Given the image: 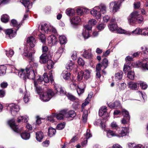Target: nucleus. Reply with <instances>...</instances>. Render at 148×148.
Listing matches in <instances>:
<instances>
[{"label": "nucleus", "mask_w": 148, "mask_h": 148, "mask_svg": "<svg viewBox=\"0 0 148 148\" xmlns=\"http://www.w3.org/2000/svg\"><path fill=\"white\" fill-rule=\"evenodd\" d=\"M128 86L130 88L133 90H137L139 87L138 84L132 82H129Z\"/></svg>", "instance_id": "obj_13"}, {"label": "nucleus", "mask_w": 148, "mask_h": 148, "mask_svg": "<svg viewBox=\"0 0 148 148\" xmlns=\"http://www.w3.org/2000/svg\"><path fill=\"white\" fill-rule=\"evenodd\" d=\"M108 26L110 30L112 31H115L118 27L117 24L115 23L109 24Z\"/></svg>", "instance_id": "obj_34"}, {"label": "nucleus", "mask_w": 148, "mask_h": 148, "mask_svg": "<svg viewBox=\"0 0 148 148\" xmlns=\"http://www.w3.org/2000/svg\"><path fill=\"white\" fill-rule=\"evenodd\" d=\"M119 91L124 90L126 87V85L125 83H122L119 84Z\"/></svg>", "instance_id": "obj_45"}, {"label": "nucleus", "mask_w": 148, "mask_h": 148, "mask_svg": "<svg viewBox=\"0 0 148 148\" xmlns=\"http://www.w3.org/2000/svg\"><path fill=\"white\" fill-rule=\"evenodd\" d=\"M108 60L106 58H104L103 60L102 65L104 66V68L106 69L108 66Z\"/></svg>", "instance_id": "obj_51"}, {"label": "nucleus", "mask_w": 148, "mask_h": 148, "mask_svg": "<svg viewBox=\"0 0 148 148\" xmlns=\"http://www.w3.org/2000/svg\"><path fill=\"white\" fill-rule=\"evenodd\" d=\"M140 64L143 69L148 70V62H147L146 60H143Z\"/></svg>", "instance_id": "obj_37"}, {"label": "nucleus", "mask_w": 148, "mask_h": 148, "mask_svg": "<svg viewBox=\"0 0 148 148\" xmlns=\"http://www.w3.org/2000/svg\"><path fill=\"white\" fill-rule=\"evenodd\" d=\"M32 52H30L29 55L28 57L31 59V61L30 62V64L31 65L33 64V66L35 67V66L37 67L38 66V64L36 63H35L33 62L32 61Z\"/></svg>", "instance_id": "obj_42"}, {"label": "nucleus", "mask_w": 148, "mask_h": 148, "mask_svg": "<svg viewBox=\"0 0 148 148\" xmlns=\"http://www.w3.org/2000/svg\"><path fill=\"white\" fill-rule=\"evenodd\" d=\"M43 80V76L41 77L39 76L37 81H34V86L36 88V90L37 93L40 92L42 91V88L38 86V84H41V83H42V82H44Z\"/></svg>", "instance_id": "obj_5"}, {"label": "nucleus", "mask_w": 148, "mask_h": 148, "mask_svg": "<svg viewBox=\"0 0 148 148\" xmlns=\"http://www.w3.org/2000/svg\"><path fill=\"white\" fill-rule=\"evenodd\" d=\"M42 91L38 93L40 95L41 99L44 101H49L54 95V93L51 89L48 90L46 92H42Z\"/></svg>", "instance_id": "obj_3"}, {"label": "nucleus", "mask_w": 148, "mask_h": 148, "mask_svg": "<svg viewBox=\"0 0 148 148\" xmlns=\"http://www.w3.org/2000/svg\"><path fill=\"white\" fill-rule=\"evenodd\" d=\"M9 107L12 115H16L19 110L18 106L15 104L12 103L10 104Z\"/></svg>", "instance_id": "obj_7"}, {"label": "nucleus", "mask_w": 148, "mask_h": 148, "mask_svg": "<svg viewBox=\"0 0 148 148\" xmlns=\"http://www.w3.org/2000/svg\"><path fill=\"white\" fill-rule=\"evenodd\" d=\"M81 21L80 18L77 16L73 17L71 20V22L72 24L76 25L79 23Z\"/></svg>", "instance_id": "obj_19"}, {"label": "nucleus", "mask_w": 148, "mask_h": 148, "mask_svg": "<svg viewBox=\"0 0 148 148\" xmlns=\"http://www.w3.org/2000/svg\"><path fill=\"white\" fill-rule=\"evenodd\" d=\"M36 135L37 140L41 142L43 138V133L41 131L37 132H36Z\"/></svg>", "instance_id": "obj_16"}, {"label": "nucleus", "mask_w": 148, "mask_h": 148, "mask_svg": "<svg viewBox=\"0 0 148 148\" xmlns=\"http://www.w3.org/2000/svg\"><path fill=\"white\" fill-rule=\"evenodd\" d=\"M95 9L99 8L100 10V11L103 14H104L106 13L107 12V7L106 5L103 3H101L99 6L96 7L95 8Z\"/></svg>", "instance_id": "obj_11"}, {"label": "nucleus", "mask_w": 148, "mask_h": 148, "mask_svg": "<svg viewBox=\"0 0 148 148\" xmlns=\"http://www.w3.org/2000/svg\"><path fill=\"white\" fill-rule=\"evenodd\" d=\"M130 18H128V21L130 23H134L136 22L141 23L143 21V18L142 15L139 14V12L135 11L130 15Z\"/></svg>", "instance_id": "obj_2"}, {"label": "nucleus", "mask_w": 148, "mask_h": 148, "mask_svg": "<svg viewBox=\"0 0 148 148\" xmlns=\"http://www.w3.org/2000/svg\"><path fill=\"white\" fill-rule=\"evenodd\" d=\"M103 21L107 23L110 19V17L108 15H105L103 17Z\"/></svg>", "instance_id": "obj_60"}, {"label": "nucleus", "mask_w": 148, "mask_h": 148, "mask_svg": "<svg viewBox=\"0 0 148 148\" xmlns=\"http://www.w3.org/2000/svg\"><path fill=\"white\" fill-rule=\"evenodd\" d=\"M128 129L126 127H122L121 132L119 134H117V136L120 137L126 136L128 133Z\"/></svg>", "instance_id": "obj_15"}, {"label": "nucleus", "mask_w": 148, "mask_h": 148, "mask_svg": "<svg viewBox=\"0 0 148 148\" xmlns=\"http://www.w3.org/2000/svg\"><path fill=\"white\" fill-rule=\"evenodd\" d=\"M41 30L43 32L46 33L49 30V27L47 24H42L41 26Z\"/></svg>", "instance_id": "obj_25"}, {"label": "nucleus", "mask_w": 148, "mask_h": 148, "mask_svg": "<svg viewBox=\"0 0 148 148\" xmlns=\"http://www.w3.org/2000/svg\"><path fill=\"white\" fill-rule=\"evenodd\" d=\"M23 100L25 103H27L29 101V97L28 94H25L23 97Z\"/></svg>", "instance_id": "obj_59"}, {"label": "nucleus", "mask_w": 148, "mask_h": 148, "mask_svg": "<svg viewBox=\"0 0 148 148\" xmlns=\"http://www.w3.org/2000/svg\"><path fill=\"white\" fill-rule=\"evenodd\" d=\"M43 81L44 82V84L45 83H48L49 80H50L51 82L53 81V75L52 73H51L49 76V77L47 76V75L46 73H44L43 75Z\"/></svg>", "instance_id": "obj_9"}, {"label": "nucleus", "mask_w": 148, "mask_h": 148, "mask_svg": "<svg viewBox=\"0 0 148 148\" xmlns=\"http://www.w3.org/2000/svg\"><path fill=\"white\" fill-rule=\"evenodd\" d=\"M141 34L144 36H148V27L143 29L141 31Z\"/></svg>", "instance_id": "obj_52"}, {"label": "nucleus", "mask_w": 148, "mask_h": 148, "mask_svg": "<svg viewBox=\"0 0 148 148\" xmlns=\"http://www.w3.org/2000/svg\"><path fill=\"white\" fill-rule=\"evenodd\" d=\"M102 66V65L100 63L98 64L96 66V71H100L101 70V67Z\"/></svg>", "instance_id": "obj_62"}, {"label": "nucleus", "mask_w": 148, "mask_h": 148, "mask_svg": "<svg viewBox=\"0 0 148 148\" xmlns=\"http://www.w3.org/2000/svg\"><path fill=\"white\" fill-rule=\"evenodd\" d=\"M65 115L66 117H74L76 115V114L75 112L71 110L69 111L68 113L66 112Z\"/></svg>", "instance_id": "obj_32"}, {"label": "nucleus", "mask_w": 148, "mask_h": 148, "mask_svg": "<svg viewBox=\"0 0 148 148\" xmlns=\"http://www.w3.org/2000/svg\"><path fill=\"white\" fill-rule=\"evenodd\" d=\"M90 12L91 14L94 16H95L97 19L100 18L101 16V14L99 11H97L95 9L92 10Z\"/></svg>", "instance_id": "obj_17"}, {"label": "nucleus", "mask_w": 148, "mask_h": 148, "mask_svg": "<svg viewBox=\"0 0 148 148\" xmlns=\"http://www.w3.org/2000/svg\"><path fill=\"white\" fill-rule=\"evenodd\" d=\"M74 12V10L72 9H68L66 10V13L69 16H72Z\"/></svg>", "instance_id": "obj_47"}, {"label": "nucleus", "mask_w": 148, "mask_h": 148, "mask_svg": "<svg viewBox=\"0 0 148 148\" xmlns=\"http://www.w3.org/2000/svg\"><path fill=\"white\" fill-rule=\"evenodd\" d=\"M42 51L43 53L42 54L48 55L49 53V49L48 47L46 46H42Z\"/></svg>", "instance_id": "obj_39"}, {"label": "nucleus", "mask_w": 148, "mask_h": 148, "mask_svg": "<svg viewBox=\"0 0 148 148\" xmlns=\"http://www.w3.org/2000/svg\"><path fill=\"white\" fill-rule=\"evenodd\" d=\"M85 9L82 8H78L76 10L77 13L79 15H82L84 12Z\"/></svg>", "instance_id": "obj_48"}, {"label": "nucleus", "mask_w": 148, "mask_h": 148, "mask_svg": "<svg viewBox=\"0 0 148 148\" xmlns=\"http://www.w3.org/2000/svg\"><path fill=\"white\" fill-rule=\"evenodd\" d=\"M122 114L124 118H126L128 119H130V116L128 112L125 109H123L122 110Z\"/></svg>", "instance_id": "obj_28"}, {"label": "nucleus", "mask_w": 148, "mask_h": 148, "mask_svg": "<svg viewBox=\"0 0 148 148\" xmlns=\"http://www.w3.org/2000/svg\"><path fill=\"white\" fill-rule=\"evenodd\" d=\"M107 110L106 107L103 106L101 107L99 110V116H102L106 113Z\"/></svg>", "instance_id": "obj_18"}, {"label": "nucleus", "mask_w": 148, "mask_h": 148, "mask_svg": "<svg viewBox=\"0 0 148 148\" xmlns=\"http://www.w3.org/2000/svg\"><path fill=\"white\" fill-rule=\"evenodd\" d=\"M6 69V66L4 65L0 66V76L3 75L5 74Z\"/></svg>", "instance_id": "obj_33"}, {"label": "nucleus", "mask_w": 148, "mask_h": 148, "mask_svg": "<svg viewBox=\"0 0 148 148\" xmlns=\"http://www.w3.org/2000/svg\"><path fill=\"white\" fill-rule=\"evenodd\" d=\"M38 36L40 37V38L41 41L42 43H45L46 40V37L43 34H39Z\"/></svg>", "instance_id": "obj_49"}, {"label": "nucleus", "mask_w": 148, "mask_h": 148, "mask_svg": "<svg viewBox=\"0 0 148 148\" xmlns=\"http://www.w3.org/2000/svg\"><path fill=\"white\" fill-rule=\"evenodd\" d=\"M62 75L64 79L67 80L70 78L71 74L69 72L64 71H63Z\"/></svg>", "instance_id": "obj_24"}, {"label": "nucleus", "mask_w": 148, "mask_h": 148, "mask_svg": "<svg viewBox=\"0 0 148 148\" xmlns=\"http://www.w3.org/2000/svg\"><path fill=\"white\" fill-rule=\"evenodd\" d=\"M123 74V73L122 71H119L115 74V76L116 79L118 80H121L122 78Z\"/></svg>", "instance_id": "obj_36"}, {"label": "nucleus", "mask_w": 148, "mask_h": 148, "mask_svg": "<svg viewBox=\"0 0 148 148\" xmlns=\"http://www.w3.org/2000/svg\"><path fill=\"white\" fill-rule=\"evenodd\" d=\"M90 77V72L88 70H85L84 71H82L79 72L78 73L77 79L78 81H81L84 77L86 79H87Z\"/></svg>", "instance_id": "obj_4"}, {"label": "nucleus", "mask_w": 148, "mask_h": 148, "mask_svg": "<svg viewBox=\"0 0 148 148\" xmlns=\"http://www.w3.org/2000/svg\"><path fill=\"white\" fill-rule=\"evenodd\" d=\"M28 66L25 70L21 69L18 73V75L23 79H25L27 78L34 79L35 77V74L33 69L32 66Z\"/></svg>", "instance_id": "obj_1"}, {"label": "nucleus", "mask_w": 148, "mask_h": 148, "mask_svg": "<svg viewBox=\"0 0 148 148\" xmlns=\"http://www.w3.org/2000/svg\"><path fill=\"white\" fill-rule=\"evenodd\" d=\"M11 24H12L13 26L16 27L17 28V30L21 26V25L20 24H18L16 21L15 19H12L11 20Z\"/></svg>", "instance_id": "obj_30"}, {"label": "nucleus", "mask_w": 148, "mask_h": 148, "mask_svg": "<svg viewBox=\"0 0 148 148\" xmlns=\"http://www.w3.org/2000/svg\"><path fill=\"white\" fill-rule=\"evenodd\" d=\"M60 42L61 44H64L66 42V39L65 36H61L59 37Z\"/></svg>", "instance_id": "obj_43"}, {"label": "nucleus", "mask_w": 148, "mask_h": 148, "mask_svg": "<svg viewBox=\"0 0 148 148\" xmlns=\"http://www.w3.org/2000/svg\"><path fill=\"white\" fill-rule=\"evenodd\" d=\"M141 49L142 50V52L144 54H146L148 53V48L145 47H141Z\"/></svg>", "instance_id": "obj_61"}, {"label": "nucleus", "mask_w": 148, "mask_h": 148, "mask_svg": "<svg viewBox=\"0 0 148 148\" xmlns=\"http://www.w3.org/2000/svg\"><path fill=\"white\" fill-rule=\"evenodd\" d=\"M49 60L48 58L47 54H42L40 57L39 62L41 64H45L47 63Z\"/></svg>", "instance_id": "obj_12"}, {"label": "nucleus", "mask_w": 148, "mask_h": 148, "mask_svg": "<svg viewBox=\"0 0 148 148\" xmlns=\"http://www.w3.org/2000/svg\"><path fill=\"white\" fill-rule=\"evenodd\" d=\"M21 136L22 138L24 140L28 139L30 137V134L29 132H24L21 134Z\"/></svg>", "instance_id": "obj_20"}, {"label": "nucleus", "mask_w": 148, "mask_h": 148, "mask_svg": "<svg viewBox=\"0 0 148 148\" xmlns=\"http://www.w3.org/2000/svg\"><path fill=\"white\" fill-rule=\"evenodd\" d=\"M107 136L109 138L112 137L117 136V134H116L115 132L111 130H107Z\"/></svg>", "instance_id": "obj_26"}, {"label": "nucleus", "mask_w": 148, "mask_h": 148, "mask_svg": "<svg viewBox=\"0 0 148 148\" xmlns=\"http://www.w3.org/2000/svg\"><path fill=\"white\" fill-rule=\"evenodd\" d=\"M114 108L119 107L121 106L120 103L119 101H116L114 102Z\"/></svg>", "instance_id": "obj_63"}, {"label": "nucleus", "mask_w": 148, "mask_h": 148, "mask_svg": "<svg viewBox=\"0 0 148 148\" xmlns=\"http://www.w3.org/2000/svg\"><path fill=\"white\" fill-rule=\"evenodd\" d=\"M75 66L74 63L72 61H70L66 64V69L69 71H71L73 69Z\"/></svg>", "instance_id": "obj_21"}, {"label": "nucleus", "mask_w": 148, "mask_h": 148, "mask_svg": "<svg viewBox=\"0 0 148 148\" xmlns=\"http://www.w3.org/2000/svg\"><path fill=\"white\" fill-rule=\"evenodd\" d=\"M8 124L12 130L16 133L20 132V130L18 128V125H16L13 120H10L8 121Z\"/></svg>", "instance_id": "obj_8"}, {"label": "nucleus", "mask_w": 148, "mask_h": 148, "mask_svg": "<svg viewBox=\"0 0 148 148\" xmlns=\"http://www.w3.org/2000/svg\"><path fill=\"white\" fill-rule=\"evenodd\" d=\"M5 33L6 35H8L10 39L14 37L16 34V32L14 31L11 29L6 30Z\"/></svg>", "instance_id": "obj_10"}, {"label": "nucleus", "mask_w": 148, "mask_h": 148, "mask_svg": "<svg viewBox=\"0 0 148 148\" xmlns=\"http://www.w3.org/2000/svg\"><path fill=\"white\" fill-rule=\"evenodd\" d=\"M135 73L134 72L132 71H129L128 72L127 77L129 79H133L134 78Z\"/></svg>", "instance_id": "obj_41"}, {"label": "nucleus", "mask_w": 148, "mask_h": 148, "mask_svg": "<svg viewBox=\"0 0 148 148\" xmlns=\"http://www.w3.org/2000/svg\"><path fill=\"white\" fill-rule=\"evenodd\" d=\"M65 126V124L64 123H61L58 125L57 127L58 130H61L63 129Z\"/></svg>", "instance_id": "obj_57"}, {"label": "nucleus", "mask_w": 148, "mask_h": 148, "mask_svg": "<svg viewBox=\"0 0 148 148\" xmlns=\"http://www.w3.org/2000/svg\"><path fill=\"white\" fill-rule=\"evenodd\" d=\"M56 90L57 92H59L60 94L62 95H64L66 93V91L64 90L61 87H57L56 86L55 87Z\"/></svg>", "instance_id": "obj_35"}, {"label": "nucleus", "mask_w": 148, "mask_h": 148, "mask_svg": "<svg viewBox=\"0 0 148 148\" xmlns=\"http://www.w3.org/2000/svg\"><path fill=\"white\" fill-rule=\"evenodd\" d=\"M48 41L50 44H54L57 41V39L55 36L52 35L48 37Z\"/></svg>", "instance_id": "obj_22"}, {"label": "nucleus", "mask_w": 148, "mask_h": 148, "mask_svg": "<svg viewBox=\"0 0 148 148\" xmlns=\"http://www.w3.org/2000/svg\"><path fill=\"white\" fill-rule=\"evenodd\" d=\"M139 84L140 85V86L142 89H145L147 87V85L145 83H144L143 82H139V83L138 84V85Z\"/></svg>", "instance_id": "obj_46"}, {"label": "nucleus", "mask_w": 148, "mask_h": 148, "mask_svg": "<svg viewBox=\"0 0 148 148\" xmlns=\"http://www.w3.org/2000/svg\"><path fill=\"white\" fill-rule=\"evenodd\" d=\"M88 23L91 26H94L97 24V22L95 19H92L89 21Z\"/></svg>", "instance_id": "obj_50"}, {"label": "nucleus", "mask_w": 148, "mask_h": 148, "mask_svg": "<svg viewBox=\"0 0 148 148\" xmlns=\"http://www.w3.org/2000/svg\"><path fill=\"white\" fill-rule=\"evenodd\" d=\"M134 5L135 9H138L140 6V3L139 2H135L134 4Z\"/></svg>", "instance_id": "obj_64"}, {"label": "nucleus", "mask_w": 148, "mask_h": 148, "mask_svg": "<svg viewBox=\"0 0 148 148\" xmlns=\"http://www.w3.org/2000/svg\"><path fill=\"white\" fill-rule=\"evenodd\" d=\"M141 31L140 28H137L135 30L133 31L132 32V33H134L135 34H140V33L141 34Z\"/></svg>", "instance_id": "obj_54"}, {"label": "nucleus", "mask_w": 148, "mask_h": 148, "mask_svg": "<svg viewBox=\"0 0 148 148\" xmlns=\"http://www.w3.org/2000/svg\"><path fill=\"white\" fill-rule=\"evenodd\" d=\"M121 2H120L119 1H114L110 4V6L113 5L112 12H117L120 8Z\"/></svg>", "instance_id": "obj_6"}, {"label": "nucleus", "mask_w": 148, "mask_h": 148, "mask_svg": "<svg viewBox=\"0 0 148 148\" xmlns=\"http://www.w3.org/2000/svg\"><path fill=\"white\" fill-rule=\"evenodd\" d=\"M1 20L3 22L7 23L8 22L9 16L6 14L3 15L1 18Z\"/></svg>", "instance_id": "obj_40"}, {"label": "nucleus", "mask_w": 148, "mask_h": 148, "mask_svg": "<svg viewBox=\"0 0 148 148\" xmlns=\"http://www.w3.org/2000/svg\"><path fill=\"white\" fill-rule=\"evenodd\" d=\"M11 0H0V5L1 4H6L10 3Z\"/></svg>", "instance_id": "obj_58"}, {"label": "nucleus", "mask_w": 148, "mask_h": 148, "mask_svg": "<svg viewBox=\"0 0 148 148\" xmlns=\"http://www.w3.org/2000/svg\"><path fill=\"white\" fill-rule=\"evenodd\" d=\"M77 62L81 66H83L84 64V60L82 58H79L78 59Z\"/></svg>", "instance_id": "obj_56"}, {"label": "nucleus", "mask_w": 148, "mask_h": 148, "mask_svg": "<svg viewBox=\"0 0 148 148\" xmlns=\"http://www.w3.org/2000/svg\"><path fill=\"white\" fill-rule=\"evenodd\" d=\"M47 63V67L48 69H51L53 68L54 63L51 60L49 59L48 60Z\"/></svg>", "instance_id": "obj_31"}, {"label": "nucleus", "mask_w": 148, "mask_h": 148, "mask_svg": "<svg viewBox=\"0 0 148 148\" xmlns=\"http://www.w3.org/2000/svg\"><path fill=\"white\" fill-rule=\"evenodd\" d=\"M56 132L55 129L52 127H50L48 129V135L50 137H51L55 135Z\"/></svg>", "instance_id": "obj_29"}, {"label": "nucleus", "mask_w": 148, "mask_h": 148, "mask_svg": "<svg viewBox=\"0 0 148 148\" xmlns=\"http://www.w3.org/2000/svg\"><path fill=\"white\" fill-rule=\"evenodd\" d=\"M89 50L85 51L83 55V56L86 59L91 58L92 55L89 52Z\"/></svg>", "instance_id": "obj_27"}, {"label": "nucleus", "mask_w": 148, "mask_h": 148, "mask_svg": "<svg viewBox=\"0 0 148 148\" xmlns=\"http://www.w3.org/2000/svg\"><path fill=\"white\" fill-rule=\"evenodd\" d=\"M105 27L104 25L103 24H100L97 26V28L99 30H103Z\"/></svg>", "instance_id": "obj_55"}, {"label": "nucleus", "mask_w": 148, "mask_h": 148, "mask_svg": "<svg viewBox=\"0 0 148 148\" xmlns=\"http://www.w3.org/2000/svg\"><path fill=\"white\" fill-rule=\"evenodd\" d=\"M22 3L25 7L27 8L28 7L30 3L29 1L27 0H23Z\"/></svg>", "instance_id": "obj_53"}, {"label": "nucleus", "mask_w": 148, "mask_h": 148, "mask_svg": "<svg viewBox=\"0 0 148 148\" xmlns=\"http://www.w3.org/2000/svg\"><path fill=\"white\" fill-rule=\"evenodd\" d=\"M6 55L9 57H11L14 54V52L12 50L6 51Z\"/></svg>", "instance_id": "obj_44"}, {"label": "nucleus", "mask_w": 148, "mask_h": 148, "mask_svg": "<svg viewBox=\"0 0 148 148\" xmlns=\"http://www.w3.org/2000/svg\"><path fill=\"white\" fill-rule=\"evenodd\" d=\"M66 111L63 110L61 112V113L58 114L56 116V118L58 120H62L63 119L64 116H66Z\"/></svg>", "instance_id": "obj_23"}, {"label": "nucleus", "mask_w": 148, "mask_h": 148, "mask_svg": "<svg viewBox=\"0 0 148 148\" xmlns=\"http://www.w3.org/2000/svg\"><path fill=\"white\" fill-rule=\"evenodd\" d=\"M82 34L85 39L88 38L90 36L89 31L86 30H83Z\"/></svg>", "instance_id": "obj_38"}, {"label": "nucleus", "mask_w": 148, "mask_h": 148, "mask_svg": "<svg viewBox=\"0 0 148 148\" xmlns=\"http://www.w3.org/2000/svg\"><path fill=\"white\" fill-rule=\"evenodd\" d=\"M35 42V39L32 36L29 37L27 39V42L29 44L30 46L32 48L34 47Z\"/></svg>", "instance_id": "obj_14"}]
</instances>
